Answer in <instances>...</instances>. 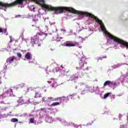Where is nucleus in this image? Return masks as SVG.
<instances>
[{"label":"nucleus","instance_id":"obj_1","mask_svg":"<svg viewBox=\"0 0 128 128\" xmlns=\"http://www.w3.org/2000/svg\"><path fill=\"white\" fill-rule=\"evenodd\" d=\"M44 8L48 10L50 12H58L59 14H64V12H72V14H78V16H84V12L76 10L74 8L70 7H64V6H60V7H54L50 5H46L44 4L42 5Z\"/></svg>","mask_w":128,"mask_h":128},{"label":"nucleus","instance_id":"obj_2","mask_svg":"<svg viewBox=\"0 0 128 128\" xmlns=\"http://www.w3.org/2000/svg\"><path fill=\"white\" fill-rule=\"evenodd\" d=\"M83 16H89V18H94L96 22L100 24L102 32H105V34H107L108 32H106V27L104 26V23H102V22L101 20H100V19H98V17L88 12H84Z\"/></svg>","mask_w":128,"mask_h":128},{"label":"nucleus","instance_id":"obj_3","mask_svg":"<svg viewBox=\"0 0 128 128\" xmlns=\"http://www.w3.org/2000/svg\"><path fill=\"white\" fill-rule=\"evenodd\" d=\"M26 0H16L10 4L4 3L0 2V6L4 8H12V6H16L17 4L22 6V4H24V2H26Z\"/></svg>","mask_w":128,"mask_h":128},{"label":"nucleus","instance_id":"obj_4","mask_svg":"<svg viewBox=\"0 0 128 128\" xmlns=\"http://www.w3.org/2000/svg\"><path fill=\"white\" fill-rule=\"evenodd\" d=\"M108 36L109 38H110V40H113L114 42H118V44H122V46H126V48H128V42H126L125 41H124L123 40H122L121 39H120L117 37L114 36L112 34L110 33L108 34Z\"/></svg>","mask_w":128,"mask_h":128},{"label":"nucleus","instance_id":"obj_5","mask_svg":"<svg viewBox=\"0 0 128 128\" xmlns=\"http://www.w3.org/2000/svg\"><path fill=\"white\" fill-rule=\"evenodd\" d=\"M86 60V58H82L79 62L80 68H82L84 70H86V68H86V64H88Z\"/></svg>","mask_w":128,"mask_h":128},{"label":"nucleus","instance_id":"obj_6","mask_svg":"<svg viewBox=\"0 0 128 128\" xmlns=\"http://www.w3.org/2000/svg\"><path fill=\"white\" fill-rule=\"evenodd\" d=\"M64 45L65 46H68L69 48H70V46H78V42H74L72 43L70 41H67L65 42Z\"/></svg>","mask_w":128,"mask_h":128},{"label":"nucleus","instance_id":"obj_7","mask_svg":"<svg viewBox=\"0 0 128 128\" xmlns=\"http://www.w3.org/2000/svg\"><path fill=\"white\" fill-rule=\"evenodd\" d=\"M38 40H43L42 35L40 34H37L34 36V38L33 39V41H32V42H34V44H38Z\"/></svg>","mask_w":128,"mask_h":128},{"label":"nucleus","instance_id":"obj_8","mask_svg":"<svg viewBox=\"0 0 128 128\" xmlns=\"http://www.w3.org/2000/svg\"><path fill=\"white\" fill-rule=\"evenodd\" d=\"M16 60V56H12L7 58L6 62L9 64H14V60Z\"/></svg>","mask_w":128,"mask_h":128},{"label":"nucleus","instance_id":"obj_9","mask_svg":"<svg viewBox=\"0 0 128 128\" xmlns=\"http://www.w3.org/2000/svg\"><path fill=\"white\" fill-rule=\"evenodd\" d=\"M116 86V83L114 82V81L112 82L110 80L106 81L104 84V86Z\"/></svg>","mask_w":128,"mask_h":128},{"label":"nucleus","instance_id":"obj_10","mask_svg":"<svg viewBox=\"0 0 128 128\" xmlns=\"http://www.w3.org/2000/svg\"><path fill=\"white\" fill-rule=\"evenodd\" d=\"M33 21L36 22H40V16L39 15H36L33 18Z\"/></svg>","mask_w":128,"mask_h":128},{"label":"nucleus","instance_id":"obj_11","mask_svg":"<svg viewBox=\"0 0 128 128\" xmlns=\"http://www.w3.org/2000/svg\"><path fill=\"white\" fill-rule=\"evenodd\" d=\"M0 98L2 100H4V98H8V94L5 93L0 95Z\"/></svg>","mask_w":128,"mask_h":128},{"label":"nucleus","instance_id":"obj_12","mask_svg":"<svg viewBox=\"0 0 128 128\" xmlns=\"http://www.w3.org/2000/svg\"><path fill=\"white\" fill-rule=\"evenodd\" d=\"M31 56H32V54H30V52H28L25 56V58H26V60H30Z\"/></svg>","mask_w":128,"mask_h":128},{"label":"nucleus","instance_id":"obj_13","mask_svg":"<svg viewBox=\"0 0 128 128\" xmlns=\"http://www.w3.org/2000/svg\"><path fill=\"white\" fill-rule=\"evenodd\" d=\"M34 98H42V94L40 93L36 92L35 93Z\"/></svg>","mask_w":128,"mask_h":128},{"label":"nucleus","instance_id":"obj_14","mask_svg":"<svg viewBox=\"0 0 128 128\" xmlns=\"http://www.w3.org/2000/svg\"><path fill=\"white\" fill-rule=\"evenodd\" d=\"M6 32H7L6 28L2 29V28L0 27V33L4 32V34H6Z\"/></svg>","mask_w":128,"mask_h":128},{"label":"nucleus","instance_id":"obj_15","mask_svg":"<svg viewBox=\"0 0 128 128\" xmlns=\"http://www.w3.org/2000/svg\"><path fill=\"white\" fill-rule=\"evenodd\" d=\"M60 106V102H54L51 104L52 106Z\"/></svg>","mask_w":128,"mask_h":128},{"label":"nucleus","instance_id":"obj_16","mask_svg":"<svg viewBox=\"0 0 128 128\" xmlns=\"http://www.w3.org/2000/svg\"><path fill=\"white\" fill-rule=\"evenodd\" d=\"M12 122H18V119L16 118H12L11 119Z\"/></svg>","mask_w":128,"mask_h":128},{"label":"nucleus","instance_id":"obj_17","mask_svg":"<svg viewBox=\"0 0 128 128\" xmlns=\"http://www.w3.org/2000/svg\"><path fill=\"white\" fill-rule=\"evenodd\" d=\"M78 78V76H76V74H72L71 76L72 80H76V78Z\"/></svg>","mask_w":128,"mask_h":128},{"label":"nucleus","instance_id":"obj_18","mask_svg":"<svg viewBox=\"0 0 128 128\" xmlns=\"http://www.w3.org/2000/svg\"><path fill=\"white\" fill-rule=\"evenodd\" d=\"M75 96L76 95H74V94L72 95H70L67 96V98H71V99L74 98Z\"/></svg>","mask_w":128,"mask_h":128},{"label":"nucleus","instance_id":"obj_19","mask_svg":"<svg viewBox=\"0 0 128 128\" xmlns=\"http://www.w3.org/2000/svg\"><path fill=\"white\" fill-rule=\"evenodd\" d=\"M110 93H106V94H104V98L106 99V98H108V96H110Z\"/></svg>","mask_w":128,"mask_h":128},{"label":"nucleus","instance_id":"obj_20","mask_svg":"<svg viewBox=\"0 0 128 128\" xmlns=\"http://www.w3.org/2000/svg\"><path fill=\"white\" fill-rule=\"evenodd\" d=\"M16 88H12V89H10V90H8V92H16Z\"/></svg>","mask_w":128,"mask_h":128},{"label":"nucleus","instance_id":"obj_21","mask_svg":"<svg viewBox=\"0 0 128 128\" xmlns=\"http://www.w3.org/2000/svg\"><path fill=\"white\" fill-rule=\"evenodd\" d=\"M78 128H88V125H83L82 126H79Z\"/></svg>","mask_w":128,"mask_h":128},{"label":"nucleus","instance_id":"obj_22","mask_svg":"<svg viewBox=\"0 0 128 128\" xmlns=\"http://www.w3.org/2000/svg\"><path fill=\"white\" fill-rule=\"evenodd\" d=\"M48 102H54V98L52 97L48 98Z\"/></svg>","mask_w":128,"mask_h":128},{"label":"nucleus","instance_id":"obj_23","mask_svg":"<svg viewBox=\"0 0 128 128\" xmlns=\"http://www.w3.org/2000/svg\"><path fill=\"white\" fill-rule=\"evenodd\" d=\"M18 58H21L22 56V54L20 53V52H18L16 54Z\"/></svg>","mask_w":128,"mask_h":128},{"label":"nucleus","instance_id":"obj_24","mask_svg":"<svg viewBox=\"0 0 128 128\" xmlns=\"http://www.w3.org/2000/svg\"><path fill=\"white\" fill-rule=\"evenodd\" d=\"M30 122L31 124H34V120L33 118H30Z\"/></svg>","mask_w":128,"mask_h":128},{"label":"nucleus","instance_id":"obj_25","mask_svg":"<svg viewBox=\"0 0 128 128\" xmlns=\"http://www.w3.org/2000/svg\"><path fill=\"white\" fill-rule=\"evenodd\" d=\"M54 70H56V72H58L60 71V68L58 67H56Z\"/></svg>","mask_w":128,"mask_h":128},{"label":"nucleus","instance_id":"obj_26","mask_svg":"<svg viewBox=\"0 0 128 128\" xmlns=\"http://www.w3.org/2000/svg\"><path fill=\"white\" fill-rule=\"evenodd\" d=\"M24 84H21L19 85L20 88H24Z\"/></svg>","mask_w":128,"mask_h":128},{"label":"nucleus","instance_id":"obj_27","mask_svg":"<svg viewBox=\"0 0 128 128\" xmlns=\"http://www.w3.org/2000/svg\"><path fill=\"white\" fill-rule=\"evenodd\" d=\"M102 58H106V56H104L102 58H100L99 59H100L102 60Z\"/></svg>","mask_w":128,"mask_h":128},{"label":"nucleus","instance_id":"obj_28","mask_svg":"<svg viewBox=\"0 0 128 128\" xmlns=\"http://www.w3.org/2000/svg\"><path fill=\"white\" fill-rule=\"evenodd\" d=\"M58 98H54V102H56V100H58Z\"/></svg>","mask_w":128,"mask_h":128},{"label":"nucleus","instance_id":"obj_29","mask_svg":"<svg viewBox=\"0 0 128 128\" xmlns=\"http://www.w3.org/2000/svg\"><path fill=\"white\" fill-rule=\"evenodd\" d=\"M20 16H22L18 14V15H16V16H15V18H20Z\"/></svg>","mask_w":128,"mask_h":128},{"label":"nucleus","instance_id":"obj_30","mask_svg":"<svg viewBox=\"0 0 128 128\" xmlns=\"http://www.w3.org/2000/svg\"><path fill=\"white\" fill-rule=\"evenodd\" d=\"M39 2H44V0H39Z\"/></svg>","mask_w":128,"mask_h":128},{"label":"nucleus","instance_id":"obj_31","mask_svg":"<svg viewBox=\"0 0 128 128\" xmlns=\"http://www.w3.org/2000/svg\"><path fill=\"white\" fill-rule=\"evenodd\" d=\"M62 38H60V39L59 40V42H62Z\"/></svg>","mask_w":128,"mask_h":128},{"label":"nucleus","instance_id":"obj_32","mask_svg":"<svg viewBox=\"0 0 128 128\" xmlns=\"http://www.w3.org/2000/svg\"><path fill=\"white\" fill-rule=\"evenodd\" d=\"M4 104V102L1 101V102H0V104Z\"/></svg>","mask_w":128,"mask_h":128},{"label":"nucleus","instance_id":"obj_33","mask_svg":"<svg viewBox=\"0 0 128 128\" xmlns=\"http://www.w3.org/2000/svg\"><path fill=\"white\" fill-rule=\"evenodd\" d=\"M34 8H32V10L34 12Z\"/></svg>","mask_w":128,"mask_h":128},{"label":"nucleus","instance_id":"obj_34","mask_svg":"<svg viewBox=\"0 0 128 128\" xmlns=\"http://www.w3.org/2000/svg\"><path fill=\"white\" fill-rule=\"evenodd\" d=\"M61 68H64V66H62H62H61Z\"/></svg>","mask_w":128,"mask_h":128},{"label":"nucleus","instance_id":"obj_35","mask_svg":"<svg viewBox=\"0 0 128 128\" xmlns=\"http://www.w3.org/2000/svg\"><path fill=\"white\" fill-rule=\"evenodd\" d=\"M0 10H2V7H0Z\"/></svg>","mask_w":128,"mask_h":128},{"label":"nucleus","instance_id":"obj_36","mask_svg":"<svg viewBox=\"0 0 128 128\" xmlns=\"http://www.w3.org/2000/svg\"><path fill=\"white\" fill-rule=\"evenodd\" d=\"M4 10L5 12H6V9H4Z\"/></svg>","mask_w":128,"mask_h":128},{"label":"nucleus","instance_id":"obj_37","mask_svg":"<svg viewBox=\"0 0 128 128\" xmlns=\"http://www.w3.org/2000/svg\"><path fill=\"white\" fill-rule=\"evenodd\" d=\"M38 46H40V44H38Z\"/></svg>","mask_w":128,"mask_h":128},{"label":"nucleus","instance_id":"obj_38","mask_svg":"<svg viewBox=\"0 0 128 128\" xmlns=\"http://www.w3.org/2000/svg\"><path fill=\"white\" fill-rule=\"evenodd\" d=\"M86 70H88V67H86Z\"/></svg>","mask_w":128,"mask_h":128},{"label":"nucleus","instance_id":"obj_39","mask_svg":"<svg viewBox=\"0 0 128 128\" xmlns=\"http://www.w3.org/2000/svg\"><path fill=\"white\" fill-rule=\"evenodd\" d=\"M126 64L128 66V64Z\"/></svg>","mask_w":128,"mask_h":128}]
</instances>
